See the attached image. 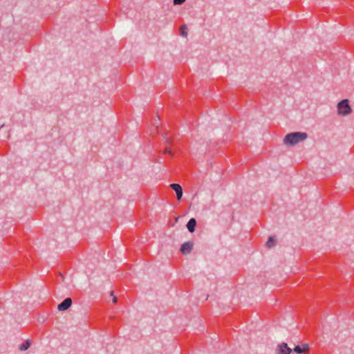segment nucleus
<instances>
[{"label": "nucleus", "instance_id": "1", "mask_svg": "<svg viewBox=\"0 0 354 354\" xmlns=\"http://www.w3.org/2000/svg\"><path fill=\"white\" fill-rule=\"evenodd\" d=\"M307 133L303 132H294L287 134L283 139L286 145L294 146L304 141L307 138Z\"/></svg>", "mask_w": 354, "mask_h": 354}, {"label": "nucleus", "instance_id": "2", "mask_svg": "<svg viewBox=\"0 0 354 354\" xmlns=\"http://www.w3.org/2000/svg\"><path fill=\"white\" fill-rule=\"evenodd\" d=\"M337 112L339 115H347L351 112V108L349 105L348 100H342L337 104Z\"/></svg>", "mask_w": 354, "mask_h": 354}, {"label": "nucleus", "instance_id": "3", "mask_svg": "<svg viewBox=\"0 0 354 354\" xmlns=\"http://www.w3.org/2000/svg\"><path fill=\"white\" fill-rule=\"evenodd\" d=\"M291 352L292 349L288 346L286 343L283 342L278 344L276 354H290Z\"/></svg>", "mask_w": 354, "mask_h": 354}, {"label": "nucleus", "instance_id": "4", "mask_svg": "<svg viewBox=\"0 0 354 354\" xmlns=\"http://www.w3.org/2000/svg\"><path fill=\"white\" fill-rule=\"evenodd\" d=\"M72 304V299L71 298L65 299L61 304L57 306V309L59 311H64L70 308Z\"/></svg>", "mask_w": 354, "mask_h": 354}, {"label": "nucleus", "instance_id": "5", "mask_svg": "<svg viewBox=\"0 0 354 354\" xmlns=\"http://www.w3.org/2000/svg\"><path fill=\"white\" fill-rule=\"evenodd\" d=\"M170 187L175 191L178 200H180L183 196V189L179 184L172 183Z\"/></svg>", "mask_w": 354, "mask_h": 354}, {"label": "nucleus", "instance_id": "6", "mask_svg": "<svg viewBox=\"0 0 354 354\" xmlns=\"http://www.w3.org/2000/svg\"><path fill=\"white\" fill-rule=\"evenodd\" d=\"M193 248V243L191 242L184 243L180 248V251L183 254H187L191 252Z\"/></svg>", "mask_w": 354, "mask_h": 354}, {"label": "nucleus", "instance_id": "7", "mask_svg": "<svg viewBox=\"0 0 354 354\" xmlns=\"http://www.w3.org/2000/svg\"><path fill=\"white\" fill-rule=\"evenodd\" d=\"M196 225V221L194 218H191L187 224V227L190 232H194Z\"/></svg>", "mask_w": 354, "mask_h": 354}, {"label": "nucleus", "instance_id": "8", "mask_svg": "<svg viewBox=\"0 0 354 354\" xmlns=\"http://www.w3.org/2000/svg\"><path fill=\"white\" fill-rule=\"evenodd\" d=\"M275 243H276V241L275 239H274V237L272 236H270L266 242V246L268 248H272L273 246H274L275 245Z\"/></svg>", "mask_w": 354, "mask_h": 354}, {"label": "nucleus", "instance_id": "9", "mask_svg": "<svg viewBox=\"0 0 354 354\" xmlns=\"http://www.w3.org/2000/svg\"><path fill=\"white\" fill-rule=\"evenodd\" d=\"M30 342L26 341L19 346V350L21 351H26L30 347Z\"/></svg>", "mask_w": 354, "mask_h": 354}, {"label": "nucleus", "instance_id": "10", "mask_svg": "<svg viewBox=\"0 0 354 354\" xmlns=\"http://www.w3.org/2000/svg\"><path fill=\"white\" fill-rule=\"evenodd\" d=\"M187 26L185 25H183L181 26L180 27V35L181 36L184 37H186L187 36Z\"/></svg>", "mask_w": 354, "mask_h": 354}, {"label": "nucleus", "instance_id": "11", "mask_svg": "<svg viewBox=\"0 0 354 354\" xmlns=\"http://www.w3.org/2000/svg\"><path fill=\"white\" fill-rule=\"evenodd\" d=\"M294 351L297 353V354H301L304 353L301 346H296L295 348H294Z\"/></svg>", "mask_w": 354, "mask_h": 354}, {"label": "nucleus", "instance_id": "12", "mask_svg": "<svg viewBox=\"0 0 354 354\" xmlns=\"http://www.w3.org/2000/svg\"><path fill=\"white\" fill-rule=\"evenodd\" d=\"M304 353L309 351V345L308 344H304L301 346Z\"/></svg>", "mask_w": 354, "mask_h": 354}, {"label": "nucleus", "instance_id": "13", "mask_svg": "<svg viewBox=\"0 0 354 354\" xmlns=\"http://www.w3.org/2000/svg\"><path fill=\"white\" fill-rule=\"evenodd\" d=\"M185 1V0H174V3L175 5H180L183 3Z\"/></svg>", "mask_w": 354, "mask_h": 354}, {"label": "nucleus", "instance_id": "14", "mask_svg": "<svg viewBox=\"0 0 354 354\" xmlns=\"http://www.w3.org/2000/svg\"><path fill=\"white\" fill-rule=\"evenodd\" d=\"M165 153H169V154H170V155H171V154H172L171 151V149H170L169 148H166V149H165Z\"/></svg>", "mask_w": 354, "mask_h": 354}, {"label": "nucleus", "instance_id": "15", "mask_svg": "<svg viewBox=\"0 0 354 354\" xmlns=\"http://www.w3.org/2000/svg\"><path fill=\"white\" fill-rule=\"evenodd\" d=\"M113 303H116V302H117V297H113Z\"/></svg>", "mask_w": 354, "mask_h": 354}]
</instances>
